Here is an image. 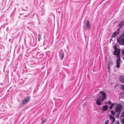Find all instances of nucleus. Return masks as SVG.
Here are the masks:
<instances>
[{
    "mask_svg": "<svg viewBox=\"0 0 124 124\" xmlns=\"http://www.w3.org/2000/svg\"><path fill=\"white\" fill-rule=\"evenodd\" d=\"M111 112L112 115L113 116H114L115 114V112L114 111H113V110H112L111 111Z\"/></svg>",
    "mask_w": 124,
    "mask_h": 124,
    "instance_id": "obj_14",
    "label": "nucleus"
},
{
    "mask_svg": "<svg viewBox=\"0 0 124 124\" xmlns=\"http://www.w3.org/2000/svg\"><path fill=\"white\" fill-rule=\"evenodd\" d=\"M108 106L107 105H105L102 106V110L103 111L106 110L108 108Z\"/></svg>",
    "mask_w": 124,
    "mask_h": 124,
    "instance_id": "obj_8",
    "label": "nucleus"
},
{
    "mask_svg": "<svg viewBox=\"0 0 124 124\" xmlns=\"http://www.w3.org/2000/svg\"><path fill=\"white\" fill-rule=\"evenodd\" d=\"M46 121V120H44L42 122L41 124H43V123H44Z\"/></svg>",
    "mask_w": 124,
    "mask_h": 124,
    "instance_id": "obj_23",
    "label": "nucleus"
},
{
    "mask_svg": "<svg viewBox=\"0 0 124 124\" xmlns=\"http://www.w3.org/2000/svg\"><path fill=\"white\" fill-rule=\"evenodd\" d=\"M26 8H27V7H26Z\"/></svg>",
    "mask_w": 124,
    "mask_h": 124,
    "instance_id": "obj_28",
    "label": "nucleus"
},
{
    "mask_svg": "<svg viewBox=\"0 0 124 124\" xmlns=\"http://www.w3.org/2000/svg\"><path fill=\"white\" fill-rule=\"evenodd\" d=\"M122 54L124 56V49H122Z\"/></svg>",
    "mask_w": 124,
    "mask_h": 124,
    "instance_id": "obj_20",
    "label": "nucleus"
},
{
    "mask_svg": "<svg viewBox=\"0 0 124 124\" xmlns=\"http://www.w3.org/2000/svg\"><path fill=\"white\" fill-rule=\"evenodd\" d=\"M109 122V120H106L105 122V124H108Z\"/></svg>",
    "mask_w": 124,
    "mask_h": 124,
    "instance_id": "obj_19",
    "label": "nucleus"
},
{
    "mask_svg": "<svg viewBox=\"0 0 124 124\" xmlns=\"http://www.w3.org/2000/svg\"><path fill=\"white\" fill-rule=\"evenodd\" d=\"M107 104V103H105V104Z\"/></svg>",
    "mask_w": 124,
    "mask_h": 124,
    "instance_id": "obj_26",
    "label": "nucleus"
},
{
    "mask_svg": "<svg viewBox=\"0 0 124 124\" xmlns=\"http://www.w3.org/2000/svg\"><path fill=\"white\" fill-rule=\"evenodd\" d=\"M86 103L85 102V103H84V105L85 106L86 105Z\"/></svg>",
    "mask_w": 124,
    "mask_h": 124,
    "instance_id": "obj_24",
    "label": "nucleus"
},
{
    "mask_svg": "<svg viewBox=\"0 0 124 124\" xmlns=\"http://www.w3.org/2000/svg\"><path fill=\"white\" fill-rule=\"evenodd\" d=\"M86 26L88 29H90L91 27V24L89 21L87 20L86 23Z\"/></svg>",
    "mask_w": 124,
    "mask_h": 124,
    "instance_id": "obj_9",
    "label": "nucleus"
},
{
    "mask_svg": "<svg viewBox=\"0 0 124 124\" xmlns=\"http://www.w3.org/2000/svg\"><path fill=\"white\" fill-rule=\"evenodd\" d=\"M115 104V103H112L111 105L109 107V108L110 109H111L113 106Z\"/></svg>",
    "mask_w": 124,
    "mask_h": 124,
    "instance_id": "obj_15",
    "label": "nucleus"
},
{
    "mask_svg": "<svg viewBox=\"0 0 124 124\" xmlns=\"http://www.w3.org/2000/svg\"><path fill=\"white\" fill-rule=\"evenodd\" d=\"M117 40L120 44H124V34H121L120 38L118 39H117Z\"/></svg>",
    "mask_w": 124,
    "mask_h": 124,
    "instance_id": "obj_4",
    "label": "nucleus"
},
{
    "mask_svg": "<svg viewBox=\"0 0 124 124\" xmlns=\"http://www.w3.org/2000/svg\"><path fill=\"white\" fill-rule=\"evenodd\" d=\"M64 55V53L63 52L61 55V59L62 60L63 58Z\"/></svg>",
    "mask_w": 124,
    "mask_h": 124,
    "instance_id": "obj_13",
    "label": "nucleus"
},
{
    "mask_svg": "<svg viewBox=\"0 0 124 124\" xmlns=\"http://www.w3.org/2000/svg\"><path fill=\"white\" fill-rule=\"evenodd\" d=\"M115 124H119V123L118 121H117L115 123Z\"/></svg>",
    "mask_w": 124,
    "mask_h": 124,
    "instance_id": "obj_22",
    "label": "nucleus"
},
{
    "mask_svg": "<svg viewBox=\"0 0 124 124\" xmlns=\"http://www.w3.org/2000/svg\"><path fill=\"white\" fill-rule=\"evenodd\" d=\"M110 117L111 121V122L113 124L115 120V118L114 116H112V115H111L110 116Z\"/></svg>",
    "mask_w": 124,
    "mask_h": 124,
    "instance_id": "obj_6",
    "label": "nucleus"
},
{
    "mask_svg": "<svg viewBox=\"0 0 124 124\" xmlns=\"http://www.w3.org/2000/svg\"><path fill=\"white\" fill-rule=\"evenodd\" d=\"M38 37L39 41V42L40 41V39L41 36H40V34H38Z\"/></svg>",
    "mask_w": 124,
    "mask_h": 124,
    "instance_id": "obj_16",
    "label": "nucleus"
},
{
    "mask_svg": "<svg viewBox=\"0 0 124 124\" xmlns=\"http://www.w3.org/2000/svg\"><path fill=\"white\" fill-rule=\"evenodd\" d=\"M121 122L122 124H124V118L122 119Z\"/></svg>",
    "mask_w": 124,
    "mask_h": 124,
    "instance_id": "obj_17",
    "label": "nucleus"
},
{
    "mask_svg": "<svg viewBox=\"0 0 124 124\" xmlns=\"http://www.w3.org/2000/svg\"><path fill=\"white\" fill-rule=\"evenodd\" d=\"M122 108V105L120 104H117L116 106L115 107V111L116 112L118 113V114L117 116V117H119Z\"/></svg>",
    "mask_w": 124,
    "mask_h": 124,
    "instance_id": "obj_3",
    "label": "nucleus"
},
{
    "mask_svg": "<svg viewBox=\"0 0 124 124\" xmlns=\"http://www.w3.org/2000/svg\"><path fill=\"white\" fill-rule=\"evenodd\" d=\"M116 32H114L113 33V34L112 35V37H115L116 34ZM117 34H118V33H117Z\"/></svg>",
    "mask_w": 124,
    "mask_h": 124,
    "instance_id": "obj_11",
    "label": "nucleus"
},
{
    "mask_svg": "<svg viewBox=\"0 0 124 124\" xmlns=\"http://www.w3.org/2000/svg\"><path fill=\"white\" fill-rule=\"evenodd\" d=\"M30 98V96H28L25 97L24 99H23L22 101V103L23 104H26L29 101Z\"/></svg>",
    "mask_w": 124,
    "mask_h": 124,
    "instance_id": "obj_5",
    "label": "nucleus"
},
{
    "mask_svg": "<svg viewBox=\"0 0 124 124\" xmlns=\"http://www.w3.org/2000/svg\"><path fill=\"white\" fill-rule=\"evenodd\" d=\"M110 62H109L108 61L107 63V66H108V71H109V68L110 66Z\"/></svg>",
    "mask_w": 124,
    "mask_h": 124,
    "instance_id": "obj_10",
    "label": "nucleus"
},
{
    "mask_svg": "<svg viewBox=\"0 0 124 124\" xmlns=\"http://www.w3.org/2000/svg\"><path fill=\"white\" fill-rule=\"evenodd\" d=\"M123 21H121L120 22L119 25L121 26L122 27L123 25Z\"/></svg>",
    "mask_w": 124,
    "mask_h": 124,
    "instance_id": "obj_12",
    "label": "nucleus"
},
{
    "mask_svg": "<svg viewBox=\"0 0 124 124\" xmlns=\"http://www.w3.org/2000/svg\"><path fill=\"white\" fill-rule=\"evenodd\" d=\"M108 103L109 104V105H110V104H112L111 102L110 101H108Z\"/></svg>",
    "mask_w": 124,
    "mask_h": 124,
    "instance_id": "obj_21",
    "label": "nucleus"
},
{
    "mask_svg": "<svg viewBox=\"0 0 124 124\" xmlns=\"http://www.w3.org/2000/svg\"><path fill=\"white\" fill-rule=\"evenodd\" d=\"M114 48L115 50L113 54L115 55H117V57L116 59V66L117 68H119L120 66L121 62V58L120 56V49L118 48L117 49V47L115 46H114Z\"/></svg>",
    "mask_w": 124,
    "mask_h": 124,
    "instance_id": "obj_1",
    "label": "nucleus"
},
{
    "mask_svg": "<svg viewBox=\"0 0 124 124\" xmlns=\"http://www.w3.org/2000/svg\"><path fill=\"white\" fill-rule=\"evenodd\" d=\"M121 87L122 89L124 90V85H121Z\"/></svg>",
    "mask_w": 124,
    "mask_h": 124,
    "instance_id": "obj_18",
    "label": "nucleus"
},
{
    "mask_svg": "<svg viewBox=\"0 0 124 124\" xmlns=\"http://www.w3.org/2000/svg\"><path fill=\"white\" fill-rule=\"evenodd\" d=\"M111 40V39H110V40Z\"/></svg>",
    "mask_w": 124,
    "mask_h": 124,
    "instance_id": "obj_27",
    "label": "nucleus"
},
{
    "mask_svg": "<svg viewBox=\"0 0 124 124\" xmlns=\"http://www.w3.org/2000/svg\"><path fill=\"white\" fill-rule=\"evenodd\" d=\"M100 93L101 94L97 98L96 101V104L98 105H101V101L104 100L106 97V93L104 92L101 91L100 92Z\"/></svg>",
    "mask_w": 124,
    "mask_h": 124,
    "instance_id": "obj_2",
    "label": "nucleus"
},
{
    "mask_svg": "<svg viewBox=\"0 0 124 124\" xmlns=\"http://www.w3.org/2000/svg\"><path fill=\"white\" fill-rule=\"evenodd\" d=\"M123 59H124V55L123 56Z\"/></svg>",
    "mask_w": 124,
    "mask_h": 124,
    "instance_id": "obj_25",
    "label": "nucleus"
},
{
    "mask_svg": "<svg viewBox=\"0 0 124 124\" xmlns=\"http://www.w3.org/2000/svg\"><path fill=\"white\" fill-rule=\"evenodd\" d=\"M119 80L120 82L122 83H124V76L121 75L119 77Z\"/></svg>",
    "mask_w": 124,
    "mask_h": 124,
    "instance_id": "obj_7",
    "label": "nucleus"
}]
</instances>
